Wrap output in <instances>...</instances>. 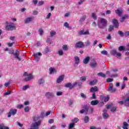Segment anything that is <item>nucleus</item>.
I'll list each match as a JSON object with an SVG mask.
<instances>
[{
	"mask_svg": "<svg viewBox=\"0 0 129 129\" xmlns=\"http://www.w3.org/2000/svg\"><path fill=\"white\" fill-rule=\"evenodd\" d=\"M88 112L89 113H92L93 112V108L86 105L83 107V109L80 111V113L83 114L85 113V114H88Z\"/></svg>",
	"mask_w": 129,
	"mask_h": 129,
	"instance_id": "f257e3e1",
	"label": "nucleus"
},
{
	"mask_svg": "<svg viewBox=\"0 0 129 129\" xmlns=\"http://www.w3.org/2000/svg\"><path fill=\"white\" fill-rule=\"evenodd\" d=\"M75 125V124L73 123H70L69 124V129H72L73 128V127H74V125Z\"/></svg>",
	"mask_w": 129,
	"mask_h": 129,
	"instance_id": "37998d69",
	"label": "nucleus"
},
{
	"mask_svg": "<svg viewBox=\"0 0 129 129\" xmlns=\"http://www.w3.org/2000/svg\"><path fill=\"white\" fill-rule=\"evenodd\" d=\"M50 37H54L56 35V32L54 31H51L50 32Z\"/></svg>",
	"mask_w": 129,
	"mask_h": 129,
	"instance_id": "c9c22d12",
	"label": "nucleus"
},
{
	"mask_svg": "<svg viewBox=\"0 0 129 129\" xmlns=\"http://www.w3.org/2000/svg\"><path fill=\"white\" fill-rule=\"evenodd\" d=\"M127 15H125L123 17L120 18L119 21L121 23H123L124 22V20L126 19V18H127Z\"/></svg>",
	"mask_w": 129,
	"mask_h": 129,
	"instance_id": "4be33fe9",
	"label": "nucleus"
},
{
	"mask_svg": "<svg viewBox=\"0 0 129 129\" xmlns=\"http://www.w3.org/2000/svg\"><path fill=\"white\" fill-rule=\"evenodd\" d=\"M86 19V16H83L81 18V19L80 20V22H84Z\"/></svg>",
	"mask_w": 129,
	"mask_h": 129,
	"instance_id": "e433bc0d",
	"label": "nucleus"
},
{
	"mask_svg": "<svg viewBox=\"0 0 129 129\" xmlns=\"http://www.w3.org/2000/svg\"><path fill=\"white\" fill-rule=\"evenodd\" d=\"M29 85H25L24 86H23V90H27V89H28V88H29Z\"/></svg>",
	"mask_w": 129,
	"mask_h": 129,
	"instance_id": "603ef678",
	"label": "nucleus"
},
{
	"mask_svg": "<svg viewBox=\"0 0 129 129\" xmlns=\"http://www.w3.org/2000/svg\"><path fill=\"white\" fill-rule=\"evenodd\" d=\"M97 82V80H94L89 83L90 85H95Z\"/></svg>",
	"mask_w": 129,
	"mask_h": 129,
	"instance_id": "473e14b6",
	"label": "nucleus"
},
{
	"mask_svg": "<svg viewBox=\"0 0 129 129\" xmlns=\"http://www.w3.org/2000/svg\"><path fill=\"white\" fill-rule=\"evenodd\" d=\"M104 101L105 102H107L109 100V96H106L103 97Z\"/></svg>",
	"mask_w": 129,
	"mask_h": 129,
	"instance_id": "2f4dec72",
	"label": "nucleus"
},
{
	"mask_svg": "<svg viewBox=\"0 0 129 129\" xmlns=\"http://www.w3.org/2000/svg\"><path fill=\"white\" fill-rule=\"evenodd\" d=\"M92 18H93V19L94 20H97V17H96V14L95 13H92Z\"/></svg>",
	"mask_w": 129,
	"mask_h": 129,
	"instance_id": "79ce46f5",
	"label": "nucleus"
},
{
	"mask_svg": "<svg viewBox=\"0 0 129 129\" xmlns=\"http://www.w3.org/2000/svg\"><path fill=\"white\" fill-rule=\"evenodd\" d=\"M73 104V101L72 100H69V105L70 106H71Z\"/></svg>",
	"mask_w": 129,
	"mask_h": 129,
	"instance_id": "13d9d810",
	"label": "nucleus"
},
{
	"mask_svg": "<svg viewBox=\"0 0 129 129\" xmlns=\"http://www.w3.org/2000/svg\"><path fill=\"white\" fill-rule=\"evenodd\" d=\"M64 27H66V28H67L68 29H69L70 28V26H69V24L67 22H65L63 24Z\"/></svg>",
	"mask_w": 129,
	"mask_h": 129,
	"instance_id": "c03bdc74",
	"label": "nucleus"
},
{
	"mask_svg": "<svg viewBox=\"0 0 129 129\" xmlns=\"http://www.w3.org/2000/svg\"><path fill=\"white\" fill-rule=\"evenodd\" d=\"M97 75L98 76H100L101 77H103V78H105L106 77L105 74H103L102 72L98 73Z\"/></svg>",
	"mask_w": 129,
	"mask_h": 129,
	"instance_id": "c85d7f7f",
	"label": "nucleus"
},
{
	"mask_svg": "<svg viewBox=\"0 0 129 129\" xmlns=\"http://www.w3.org/2000/svg\"><path fill=\"white\" fill-rule=\"evenodd\" d=\"M115 13L117 14V15H118V16H121V14H122V10H119V9H117L115 10Z\"/></svg>",
	"mask_w": 129,
	"mask_h": 129,
	"instance_id": "b1692460",
	"label": "nucleus"
},
{
	"mask_svg": "<svg viewBox=\"0 0 129 129\" xmlns=\"http://www.w3.org/2000/svg\"><path fill=\"white\" fill-rule=\"evenodd\" d=\"M0 129H10L8 126H5L4 124H0Z\"/></svg>",
	"mask_w": 129,
	"mask_h": 129,
	"instance_id": "cd10ccee",
	"label": "nucleus"
},
{
	"mask_svg": "<svg viewBox=\"0 0 129 129\" xmlns=\"http://www.w3.org/2000/svg\"><path fill=\"white\" fill-rule=\"evenodd\" d=\"M44 3V1H40V2L38 3V6H43V5Z\"/></svg>",
	"mask_w": 129,
	"mask_h": 129,
	"instance_id": "864d4df0",
	"label": "nucleus"
},
{
	"mask_svg": "<svg viewBox=\"0 0 129 129\" xmlns=\"http://www.w3.org/2000/svg\"><path fill=\"white\" fill-rule=\"evenodd\" d=\"M116 110V107H113L111 109V111L112 112H114V111H115Z\"/></svg>",
	"mask_w": 129,
	"mask_h": 129,
	"instance_id": "680f3d73",
	"label": "nucleus"
},
{
	"mask_svg": "<svg viewBox=\"0 0 129 129\" xmlns=\"http://www.w3.org/2000/svg\"><path fill=\"white\" fill-rule=\"evenodd\" d=\"M80 80L82 82H84L86 81V77L83 76L80 78Z\"/></svg>",
	"mask_w": 129,
	"mask_h": 129,
	"instance_id": "4c0bfd02",
	"label": "nucleus"
},
{
	"mask_svg": "<svg viewBox=\"0 0 129 129\" xmlns=\"http://www.w3.org/2000/svg\"><path fill=\"white\" fill-rule=\"evenodd\" d=\"M76 47L77 48H84L85 45L84 43L81 41H79L76 44Z\"/></svg>",
	"mask_w": 129,
	"mask_h": 129,
	"instance_id": "9b49d317",
	"label": "nucleus"
},
{
	"mask_svg": "<svg viewBox=\"0 0 129 129\" xmlns=\"http://www.w3.org/2000/svg\"><path fill=\"white\" fill-rule=\"evenodd\" d=\"M6 30H7V31H14V30H16L15 24L11 23L10 25H7L6 26Z\"/></svg>",
	"mask_w": 129,
	"mask_h": 129,
	"instance_id": "20e7f679",
	"label": "nucleus"
},
{
	"mask_svg": "<svg viewBox=\"0 0 129 129\" xmlns=\"http://www.w3.org/2000/svg\"><path fill=\"white\" fill-rule=\"evenodd\" d=\"M17 111V109H10L9 112L8 113V117H11L12 115H15Z\"/></svg>",
	"mask_w": 129,
	"mask_h": 129,
	"instance_id": "39448f33",
	"label": "nucleus"
},
{
	"mask_svg": "<svg viewBox=\"0 0 129 129\" xmlns=\"http://www.w3.org/2000/svg\"><path fill=\"white\" fill-rule=\"evenodd\" d=\"M63 94V92L61 91H58L56 92V95L57 96H60V95H62Z\"/></svg>",
	"mask_w": 129,
	"mask_h": 129,
	"instance_id": "3c124183",
	"label": "nucleus"
},
{
	"mask_svg": "<svg viewBox=\"0 0 129 129\" xmlns=\"http://www.w3.org/2000/svg\"><path fill=\"white\" fill-rule=\"evenodd\" d=\"M45 52L46 53H49V52H51L50 50V49H49L48 47H46L45 49Z\"/></svg>",
	"mask_w": 129,
	"mask_h": 129,
	"instance_id": "e2e57ef3",
	"label": "nucleus"
},
{
	"mask_svg": "<svg viewBox=\"0 0 129 129\" xmlns=\"http://www.w3.org/2000/svg\"><path fill=\"white\" fill-rule=\"evenodd\" d=\"M125 37H128L129 36V31H126L124 34Z\"/></svg>",
	"mask_w": 129,
	"mask_h": 129,
	"instance_id": "0e129e2a",
	"label": "nucleus"
},
{
	"mask_svg": "<svg viewBox=\"0 0 129 129\" xmlns=\"http://www.w3.org/2000/svg\"><path fill=\"white\" fill-rule=\"evenodd\" d=\"M92 99H96V95L95 94V93H93L92 96L91 98Z\"/></svg>",
	"mask_w": 129,
	"mask_h": 129,
	"instance_id": "6e6d98bb",
	"label": "nucleus"
},
{
	"mask_svg": "<svg viewBox=\"0 0 129 129\" xmlns=\"http://www.w3.org/2000/svg\"><path fill=\"white\" fill-rule=\"evenodd\" d=\"M23 76H25L26 78L24 79V81L26 82L30 81V80L34 79V76L32 74H28L27 72L24 73Z\"/></svg>",
	"mask_w": 129,
	"mask_h": 129,
	"instance_id": "7ed1b4c3",
	"label": "nucleus"
},
{
	"mask_svg": "<svg viewBox=\"0 0 129 129\" xmlns=\"http://www.w3.org/2000/svg\"><path fill=\"white\" fill-rule=\"evenodd\" d=\"M90 60V57L89 56H87L83 60L84 64H88Z\"/></svg>",
	"mask_w": 129,
	"mask_h": 129,
	"instance_id": "412c9836",
	"label": "nucleus"
},
{
	"mask_svg": "<svg viewBox=\"0 0 129 129\" xmlns=\"http://www.w3.org/2000/svg\"><path fill=\"white\" fill-rule=\"evenodd\" d=\"M32 3L33 4V5L36 6V5L38 4V0H32Z\"/></svg>",
	"mask_w": 129,
	"mask_h": 129,
	"instance_id": "052dcab7",
	"label": "nucleus"
},
{
	"mask_svg": "<svg viewBox=\"0 0 129 129\" xmlns=\"http://www.w3.org/2000/svg\"><path fill=\"white\" fill-rule=\"evenodd\" d=\"M79 121V119L78 118H75L74 119L72 120V122L75 124L78 121Z\"/></svg>",
	"mask_w": 129,
	"mask_h": 129,
	"instance_id": "72a5a7b5",
	"label": "nucleus"
},
{
	"mask_svg": "<svg viewBox=\"0 0 129 129\" xmlns=\"http://www.w3.org/2000/svg\"><path fill=\"white\" fill-rule=\"evenodd\" d=\"M75 64H74V67H77L80 63V58L78 56H75Z\"/></svg>",
	"mask_w": 129,
	"mask_h": 129,
	"instance_id": "f8f14e48",
	"label": "nucleus"
},
{
	"mask_svg": "<svg viewBox=\"0 0 129 129\" xmlns=\"http://www.w3.org/2000/svg\"><path fill=\"white\" fill-rule=\"evenodd\" d=\"M77 85V83H74L73 84H71V83H69L66 84L64 85V87L69 88H73V87H75Z\"/></svg>",
	"mask_w": 129,
	"mask_h": 129,
	"instance_id": "1a4fd4ad",
	"label": "nucleus"
},
{
	"mask_svg": "<svg viewBox=\"0 0 129 129\" xmlns=\"http://www.w3.org/2000/svg\"><path fill=\"white\" fill-rule=\"evenodd\" d=\"M58 54L59 56H63V55H64V52L62 49H58Z\"/></svg>",
	"mask_w": 129,
	"mask_h": 129,
	"instance_id": "7c9ffc66",
	"label": "nucleus"
},
{
	"mask_svg": "<svg viewBox=\"0 0 129 129\" xmlns=\"http://www.w3.org/2000/svg\"><path fill=\"white\" fill-rule=\"evenodd\" d=\"M62 49L63 50H64V51H67V50H68V47L67 46V45H63L62 46Z\"/></svg>",
	"mask_w": 129,
	"mask_h": 129,
	"instance_id": "a18cd8bd",
	"label": "nucleus"
},
{
	"mask_svg": "<svg viewBox=\"0 0 129 129\" xmlns=\"http://www.w3.org/2000/svg\"><path fill=\"white\" fill-rule=\"evenodd\" d=\"M86 47H88V46H90V41L89 40L85 42Z\"/></svg>",
	"mask_w": 129,
	"mask_h": 129,
	"instance_id": "49530a36",
	"label": "nucleus"
},
{
	"mask_svg": "<svg viewBox=\"0 0 129 129\" xmlns=\"http://www.w3.org/2000/svg\"><path fill=\"white\" fill-rule=\"evenodd\" d=\"M100 23L101 25L99 24V22H98L97 26L98 28H100V29H101L102 27H106V26H107V20L104 18L100 19Z\"/></svg>",
	"mask_w": 129,
	"mask_h": 129,
	"instance_id": "f03ea898",
	"label": "nucleus"
},
{
	"mask_svg": "<svg viewBox=\"0 0 129 129\" xmlns=\"http://www.w3.org/2000/svg\"><path fill=\"white\" fill-rule=\"evenodd\" d=\"M118 34L119 35H120V36L121 37H123L124 34H123V32H122V31H118Z\"/></svg>",
	"mask_w": 129,
	"mask_h": 129,
	"instance_id": "5fc2aeb1",
	"label": "nucleus"
},
{
	"mask_svg": "<svg viewBox=\"0 0 129 129\" xmlns=\"http://www.w3.org/2000/svg\"><path fill=\"white\" fill-rule=\"evenodd\" d=\"M124 105L126 106H129V97L124 100Z\"/></svg>",
	"mask_w": 129,
	"mask_h": 129,
	"instance_id": "393cba45",
	"label": "nucleus"
},
{
	"mask_svg": "<svg viewBox=\"0 0 129 129\" xmlns=\"http://www.w3.org/2000/svg\"><path fill=\"white\" fill-rule=\"evenodd\" d=\"M45 83V80L43 79H40L38 81V84L40 85H42V84H44Z\"/></svg>",
	"mask_w": 129,
	"mask_h": 129,
	"instance_id": "bb28decb",
	"label": "nucleus"
},
{
	"mask_svg": "<svg viewBox=\"0 0 129 129\" xmlns=\"http://www.w3.org/2000/svg\"><path fill=\"white\" fill-rule=\"evenodd\" d=\"M113 24L114 25V28H118V21L116 19H113Z\"/></svg>",
	"mask_w": 129,
	"mask_h": 129,
	"instance_id": "6ab92c4d",
	"label": "nucleus"
},
{
	"mask_svg": "<svg viewBox=\"0 0 129 129\" xmlns=\"http://www.w3.org/2000/svg\"><path fill=\"white\" fill-rule=\"evenodd\" d=\"M129 124L127 123L126 122H123V129H128Z\"/></svg>",
	"mask_w": 129,
	"mask_h": 129,
	"instance_id": "5701e85b",
	"label": "nucleus"
},
{
	"mask_svg": "<svg viewBox=\"0 0 129 129\" xmlns=\"http://www.w3.org/2000/svg\"><path fill=\"white\" fill-rule=\"evenodd\" d=\"M84 121L85 123H87L89 121V117L88 116L85 117Z\"/></svg>",
	"mask_w": 129,
	"mask_h": 129,
	"instance_id": "58836bf2",
	"label": "nucleus"
},
{
	"mask_svg": "<svg viewBox=\"0 0 129 129\" xmlns=\"http://www.w3.org/2000/svg\"><path fill=\"white\" fill-rule=\"evenodd\" d=\"M127 46L128 48H126L123 46H119L118 48L119 51H129V44H128Z\"/></svg>",
	"mask_w": 129,
	"mask_h": 129,
	"instance_id": "2eb2a0df",
	"label": "nucleus"
},
{
	"mask_svg": "<svg viewBox=\"0 0 129 129\" xmlns=\"http://www.w3.org/2000/svg\"><path fill=\"white\" fill-rule=\"evenodd\" d=\"M45 96L47 98H53V97H55V95H54V93L48 92L45 93Z\"/></svg>",
	"mask_w": 129,
	"mask_h": 129,
	"instance_id": "6e6552de",
	"label": "nucleus"
},
{
	"mask_svg": "<svg viewBox=\"0 0 129 129\" xmlns=\"http://www.w3.org/2000/svg\"><path fill=\"white\" fill-rule=\"evenodd\" d=\"M118 76V75L117 74H112L110 75V77L112 78V77H117Z\"/></svg>",
	"mask_w": 129,
	"mask_h": 129,
	"instance_id": "bf43d9fd",
	"label": "nucleus"
},
{
	"mask_svg": "<svg viewBox=\"0 0 129 129\" xmlns=\"http://www.w3.org/2000/svg\"><path fill=\"white\" fill-rule=\"evenodd\" d=\"M11 83H12V80H10L8 82L4 84V86H5V87H8V86H10V85H11Z\"/></svg>",
	"mask_w": 129,
	"mask_h": 129,
	"instance_id": "c756f323",
	"label": "nucleus"
},
{
	"mask_svg": "<svg viewBox=\"0 0 129 129\" xmlns=\"http://www.w3.org/2000/svg\"><path fill=\"white\" fill-rule=\"evenodd\" d=\"M23 107H24V105H21V104L18 105L17 107V108H19V109L23 108Z\"/></svg>",
	"mask_w": 129,
	"mask_h": 129,
	"instance_id": "69168bd1",
	"label": "nucleus"
},
{
	"mask_svg": "<svg viewBox=\"0 0 129 129\" xmlns=\"http://www.w3.org/2000/svg\"><path fill=\"white\" fill-rule=\"evenodd\" d=\"M39 32L40 36H42V35L44 34V30H43V29L41 28L39 29Z\"/></svg>",
	"mask_w": 129,
	"mask_h": 129,
	"instance_id": "a19ab883",
	"label": "nucleus"
},
{
	"mask_svg": "<svg viewBox=\"0 0 129 129\" xmlns=\"http://www.w3.org/2000/svg\"><path fill=\"white\" fill-rule=\"evenodd\" d=\"M51 13H49L46 16V19H47L48 20L50 19V17H51Z\"/></svg>",
	"mask_w": 129,
	"mask_h": 129,
	"instance_id": "774afa93",
	"label": "nucleus"
},
{
	"mask_svg": "<svg viewBox=\"0 0 129 129\" xmlns=\"http://www.w3.org/2000/svg\"><path fill=\"white\" fill-rule=\"evenodd\" d=\"M34 19V17L27 18L24 20V23L25 24H29V23H31V22H32V21H33Z\"/></svg>",
	"mask_w": 129,
	"mask_h": 129,
	"instance_id": "4468645a",
	"label": "nucleus"
},
{
	"mask_svg": "<svg viewBox=\"0 0 129 129\" xmlns=\"http://www.w3.org/2000/svg\"><path fill=\"white\" fill-rule=\"evenodd\" d=\"M46 42L48 44H52V43H53V42L52 41V40H51V39L50 38H47L46 40Z\"/></svg>",
	"mask_w": 129,
	"mask_h": 129,
	"instance_id": "8fccbe9b",
	"label": "nucleus"
},
{
	"mask_svg": "<svg viewBox=\"0 0 129 129\" xmlns=\"http://www.w3.org/2000/svg\"><path fill=\"white\" fill-rule=\"evenodd\" d=\"M110 53L111 55H113V56H116L117 58H118V57H120L121 56V53L117 52L116 51V49H113L110 51Z\"/></svg>",
	"mask_w": 129,
	"mask_h": 129,
	"instance_id": "423d86ee",
	"label": "nucleus"
},
{
	"mask_svg": "<svg viewBox=\"0 0 129 129\" xmlns=\"http://www.w3.org/2000/svg\"><path fill=\"white\" fill-rule=\"evenodd\" d=\"M90 66H91V67H92L93 68H95V67H97V62H96L95 59H93L91 60L90 63Z\"/></svg>",
	"mask_w": 129,
	"mask_h": 129,
	"instance_id": "9d476101",
	"label": "nucleus"
},
{
	"mask_svg": "<svg viewBox=\"0 0 129 129\" xmlns=\"http://www.w3.org/2000/svg\"><path fill=\"white\" fill-rule=\"evenodd\" d=\"M63 80H64V75H61L57 79L56 83H60Z\"/></svg>",
	"mask_w": 129,
	"mask_h": 129,
	"instance_id": "dca6fc26",
	"label": "nucleus"
},
{
	"mask_svg": "<svg viewBox=\"0 0 129 129\" xmlns=\"http://www.w3.org/2000/svg\"><path fill=\"white\" fill-rule=\"evenodd\" d=\"M113 81V79H112L108 78L107 80V82H108V83L112 82Z\"/></svg>",
	"mask_w": 129,
	"mask_h": 129,
	"instance_id": "338daca9",
	"label": "nucleus"
},
{
	"mask_svg": "<svg viewBox=\"0 0 129 129\" xmlns=\"http://www.w3.org/2000/svg\"><path fill=\"white\" fill-rule=\"evenodd\" d=\"M114 26L113 25H110L108 28V32H111L113 30Z\"/></svg>",
	"mask_w": 129,
	"mask_h": 129,
	"instance_id": "ea45409f",
	"label": "nucleus"
},
{
	"mask_svg": "<svg viewBox=\"0 0 129 129\" xmlns=\"http://www.w3.org/2000/svg\"><path fill=\"white\" fill-rule=\"evenodd\" d=\"M49 70V74H53V73H54V72L55 71V69L52 68H50Z\"/></svg>",
	"mask_w": 129,
	"mask_h": 129,
	"instance_id": "f704fd0d",
	"label": "nucleus"
},
{
	"mask_svg": "<svg viewBox=\"0 0 129 129\" xmlns=\"http://www.w3.org/2000/svg\"><path fill=\"white\" fill-rule=\"evenodd\" d=\"M79 34L81 36L82 35H89V31L87 30L86 31H84V30H81L79 32Z\"/></svg>",
	"mask_w": 129,
	"mask_h": 129,
	"instance_id": "a211bd4d",
	"label": "nucleus"
},
{
	"mask_svg": "<svg viewBox=\"0 0 129 129\" xmlns=\"http://www.w3.org/2000/svg\"><path fill=\"white\" fill-rule=\"evenodd\" d=\"M108 90L111 93H113L116 91V89L113 88V85L112 83H110L109 87L108 88Z\"/></svg>",
	"mask_w": 129,
	"mask_h": 129,
	"instance_id": "0eeeda50",
	"label": "nucleus"
},
{
	"mask_svg": "<svg viewBox=\"0 0 129 129\" xmlns=\"http://www.w3.org/2000/svg\"><path fill=\"white\" fill-rule=\"evenodd\" d=\"M90 91L93 93L96 92L98 91V88L97 86H95L94 87H92L90 89Z\"/></svg>",
	"mask_w": 129,
	"mask_h": 129,
	"instance_id": "aec40b11",
	"label": "nucleus"
},
{
	"mask_svg": "<svg viewBox=\"0 0 129 129\" xmlns=\"http://www.w3.org/2000/svg\"><path fill=\"white\" fill-rule=\"evenodd\" d=\"M30 110V107L29 106H27L24 108V111L25 112H29V111Z\"/></svg>",
	"mask_w": 129,
	"mask_h": 129,
	"instance_id": "de8ad7c7",
	"label": "nucleus"
},
{
	"mask_svg": "<svg viewBox=\"0 0 129 129\" xmlns=\"http://www.w3.org/2000/svg\"><path fill=\"white\" fill-rule=\"evenodd\" d=\"M14 55L15 56V57L16 58V59H18V60H19V61H21V58L20 57H19L20 56V51H19V50H17L16 52L15 53H14Z\"/></svg>",
	"mask_w": 129,
	"mask_h": 129,
	"instance_id": "ddd939ff",
	"label": "nucleus"
},
{
	"mask_svg": "<svg viewBox=\"0 0 129 129\" xmlns=\"http://www.w3.org/2000/svg\"><path fill=\"white\" fill-rule=\"evenodd\" d=\"M103 118H104L105 119H106V118H108V114H107L106 112H107V110H106V109H104L103 111Z\"/></svg>",
	"mask_w": 129,
	"mask_h": 129,
	"instance_id": "f3484780",
	"label": "nucleus"
},
{
	"mask_svg": "<svg viewBox=\"0 0 129 129\" xmlns=\"http://www.w3.org/2000/svg\"><path fill=\"white\" fill-rule=\"evenodd\" d=\"M102 55H107V51L106 50H103L101 51Z\"/></svg>",
	"mask_w": 129,
	"mask_h": 129,
	"instance_id": "4d7b16f0",
	"label": "nucleus"
},
{
	"mask_svg": "<svg viewBox=\"0 0 129 129\" xmlns=\"http://www.w3.org/2000/svg\"><path fill=\"white\" fill-rule=\"evenodd\" d=\"M36 55H37V57H39V56H42V53L41 52L34 53V57H36Z\"/></svg>",
	"mask_w": 129,
	"mask_h": 129,
	"instance_id": "09e8293b",
	"label": "nucleus"
},
{
	"mask_svg": "<svg viewBox=\"0 0 129 129\" xmlns=\"http://www.w3.org/2000/svg\"><path fill=\"white\" fill-rule=\"evenodd\" d=\"M98 101L97 100H93L91 102V105H97L98 104Z\"/></svg>",
	"mask_w": 129,
	"mask_h": 129,
	"instance_id": "a878e982",
	"label": "nucleus"
}]
</instances>
